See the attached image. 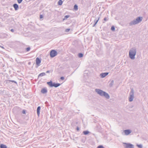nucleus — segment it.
I'll list each match as a JSON object with an SVG mask.
<instances>
[{
	"label": "nucleus",
	"instance_id": "obj_1",
	"mask_svg": "<svg viewBox=\"0 0 148 148\" xmlns=\"http://www.w3.org/2000/svg\"><path fill=\"white\" fill-rule=\"evenodd\" d=\"M136 54V51L134 49H131L129 52V56L130 58L132 59H134V56Z\"/></svg>",
	"mask_w": 148,
	"mask_h": 148
},
{
	"label": "nucleus",
	"instance_id": "obj_2",
	"mask_svg": "<svg viewBox=\"0 0 148 148\" xmlns=\"http://www.w3.org/2000/svg\"><path fill=\"white\" fill-rule=\"evenodd\" d=\"M142 17H138L135 20L133 21L132 22L130 23V25H135L136 24L139 22L141 21L142 20Z\"/></svg>",
	"mask_w": 148,
	"mask_h": 148
},
{
	"label": "nucleus",
	"instance_id": "obj_3",
	"mask_svg": "<svg viewBox=\"0 0 148 148\" xmlns=\"http://www.w3.org/2000/svg\"><path fill=\"white\" fill-rule=\"evenodd\" d=\"M123 144L125 148H134L133 145L130 143H124Z\"/></svg>",
	"mask_w": 148,
	"mask_h": 148
},
{
	"label": "nucleus",
	"instance_id": "obj_4",
	"mask_svg": "<svg viewBox=\"0 0 148 148\" xmlns=\"http://www.w3.org/2000/svg\"><path fill=\"white\" fill-rule=\"evenodd\" d=\"M57 54V52L55 50H52L50 52V55L51 57H54Z\"/></svg>",
	"mask_w": 148,
	"mask_h": 148
},
{
	"label": "nucleus",
	"instance_id": "obj_5",
	"mask_svg": "<svg viewBox=\"0 0 148 148\" xmlns=\"http://www.w3.org/2000/svg\"><path fill=\"white\" fill-rule=\"evenodd\" d=\"M36 65L38 66H39L40 65V64L41 62V60L38 58H37L36 60Z\"/></svg>",
	"mask_w": 148,
	"mask_h": 148
},
{
	"label": "nucleus",
	"instance_id": "obj_6",
	"mask_svg": "<svg viewBox=\"0 0 148 148\" xmlns=\"http://www.w3.org/2000/svg\"><path fill=\"white\" fill-rule=\"evenodd\" d=\"M96 92L99 94L101 96H103L104 93V92L99 89H96Z\"/></svg>",
	"mask_w": 148,
	"mask_h": 148
},
{
	"label": "nucleus",
	"instance_id": "obj_7",
	"mask_svg": "<svg viewBox=\"0 0 148 148\" xmlns=\"http://www.w3.org/2000/svg\"><path fill=\"white\" fill-rule=\"evenodd\" d=\"M124 132L126 135H128L131 133V131L130 130H124Z\"/></svg>",
	"mask_w": 148,
	"mask_h": 148
},
{
	"label": "nucleus",
	"instance_id": "obj_8",
	"mask_svg": "<svg viewBox=\"0 0 148 148\" xmlns=\"http://www.w3.org/2000/svg\"><path fill=\"white\" fill-rule=\"evenodd\" d=\"M108 74V73H103L101 74L100 75L102 78H103L107 75Z\"/></svg>",
	"mask_w": 148,
	"mask_h": 148
},
{
	"label": "nucleus",
	"instance_id": "obj_9",
	"mask_svg": "<svg viewBox=\"0 0 148 148\" xmlns=\"http://www.w3.org/2000/svg\"><path fill=\"white\" fill-rule=\"evenodd\" d=\"M47 90L45 88H44L42 89L41 90V92L43 94H45L47 93Z\"/></svg>",
	"mask_w": 148,
	"mask_h": 148
},
{
	"label": "nucleus",
	"instance_id": "obj_10",
	"mask_svg": "<svg viewBox=\"0 0 148 148\" xmlns=\"http://www.w3.org/2000/svg\"><path fill=\"white\" fill-rule=\"evenodd\" d=\"M134 98V96L133 95H130L129 97V101H133Z\"/></svg>",
	"mask_w": 148,
	"mask_h": 148
},
{
	"label": "nucleus",
	"instance_id": "obj_11",
	"mask_svg": "<svg viewBox=\"0 0 148 148\" xmlns=\"http://www.w3.org/2000/svg\"><path fill=\"white\" fill-rule=\"evenodd\" d=\"M13 7L15 10H17L18 8V5L16 4H14L13 5Z\"/></svg>",
	"mask_w": 148,
	"mask_h": 148
},
{
	"label": "nucleus",
	"instance_id": "obj_12",
	"mask_svg": "<svg viewBox=\"0 0 148 148\" xmlns=\"http://www.w3.org/2000/svg\"><path fill=\"white\" fill-rule=\"evenodd\" d=\"M40 106H39L38 107L37 109V114L38 116H39L40 115Z\"/></svg>",
	"mask_w": 148,
	"mask_h": 148
},
{
	"label": "nucleus",
	"instance_id": "obj_13",
	"mask_svg": "<svg viewBox=\"0 0 148 148\" xmlns=\"http://www.w3.org/2000/svg\"><path fill=\"white\" fill-rule=\"evenodd\" d=\"M60 85V84H59V83L56 84V83H54L53 84V86H54L55 87H57L58 86H59Z\"/></svg>",
	"mask_w": 148,
	"mask_h": 148
},
{
	"label": "nucleus",
	"instance_id": "obj_14",
	"mask_svg": "<svg viewBox=\"0 0 148 148\" xmlns=\"http://www.w3.org/2000/svg\"><path fill=\"white\" fill-rule=\"evenodd\" d=\"M0 148H7V147L5 145L1 144L0 145Z\"/></svg>",
	"mask_w": 148,
	"mask_h": 148
},
{
	"label": "nucleus",
	"instance_id": "obj_15",
	"mask_svg": "<svg viewBox=\"0 0 148 148\" xmlns=\"http://www.w3.org/2000/svg\"><path fill=\"white\" fill-rule=\"evenodd\" d=\"M103 96H104L107 98H109V96L108 94L105 92H104V95Z\"/></svg>",
	"mask_w": 148,
	"mask_h": 148
},
{
	"label": "nucleus",
	"instance_id": "obj_16",
	"mask_svg": "<svg viewBox=\"0 0 148 148\" xmlns=\"http://www.w3.org/2000/svg\"><path fill=\"white\" fill-rule=\"evenodd\" d=\"M47 84L50 86L53 87V83L51 81L47 82Z\"/></svg>",
	"mask_w": 148,
	"mask_h": 148
},
{
	"label": "nucleus",
	"instance_id": "obj_17",
	"mask_svg": "<svg viewBox=\"0 0 148 148\" xmlns=\"http://www.w3.org/2000/svg\"><path fill=\"white\" fill-rule=\"evenodd\" d=\"M62 3V1L61 0H60L58 2V4L59 5H61Z\"/></svg>",
	"mask_w": 148,
	"mask_h": 148
},
{
	"label": "nucleus",
	"instance_id": "obj_18",
	"mask_svg": "<svg viewBox=\"0 0 148 148\" xmlns=\"http://www.w3.org/2000/svg\"><path fill=\"white\" fill-rule=\"evenodd\" d=\"M45 75V73H40L39 75L38 76H43Z\"/></svg>",
	"mask_w": 148,
	"mask_h": 148
},
{
	"label": "nucleus",
	"instance_id": "obj_19",
	"mask_svg": "<svg viewBox=\"0 0 148 148\" xmlns=\"http://www.w3.org/2000/svg\"><path fill=\"white\" fill-rule=\"evenodd\" d=\"M89 133V132L88 131H84L83 132V133L84 135H87Z\"/></svg>",
	"mask_w": 148,
	"mask_h": 148
},
{
	"label": "nucleus",
	"instance_id": "obj_20",
	"mask_svg": "<svg viewBox=\"0 0 148 148\" xmlns=\"http://www.w3.org/2000/svg\"><path fill=\"white\" fill-rule=\"evenodd\" d=\"M69 17V15H66L64 17V18L63 19V20L66 19L67 18Z\"/></svg>",
	"mask_w": 148,
	"mask_h": 148
},
{
	"label": "nucleus",
	"instance_id": "obj_21",
	"mask_svg": "<svg viewBox=\"0 0 148 148\" xmlns=\"http://www.w3.org/2000/svg\"><path fill=\"white\" fill-rule=\"evenodd\" d=\"M137 146L139 148H142V145L141 144L140 145H138L137 144Z\"/></svg>",
	"mask_w": 148,
	"mask_h": 148
},
{
	"label": "nucleus",
	"instance_id": "obj_22",
	"mask_svg": "<svg viewBox=\"0 0 148 148\" xmlns=\"http://www.w3.org/2000/svg\"><path fill=\"white\" fill-rule=\"evenodd\" d=\"M83 55L82 53H79L78 54V56L79 58H81L83 57Z\"/></svg>",
	"mask_w": 148,
	"mask_h": 148
},
{
	"label": "nucleus",
	"instance_id": "obj_23",
	"mask_svg": "<svg viewBox=\"0 0 148 148\" xmlns=\"http://www.w3.org/2000/svg\"><path fill=\"white\" fill-rule=\"evenodd\" d=\"M74 8L75 10H77L78 9L77 6L76 5H75L74 6Z\"/></svg>",
	"mask_w": 148,
	"mask_h": 148
},
{
	"label": "nucleus",
	"instance_id": "obj_24",
	"mask_svg": "<svg viewBox=\"0 0 148 148\" xmlns=\"http://www.w3.org/2000/svg\"><path fill=\"white\" fill-rule=\"evenodd\" d=\"M97 148H104V147L101 145L99 146Z\"/></svg>",
	"mask_w": 148,
	"mask_h": 148
},
{
	"label": "nucleus",
	"instance_id": "obj_25",
	"mask_svg": "<svg viewBox=\"0 0 148 148\" xmlns=\"http://www.w3.org/2000/svg\"><path fill=\"white\" fill-rule=\"evenodd\" d=\"M111 29L113 31H114L115 30V27L114 26H112L111 27Z\"/></svg>",
	"mask_w": 148,
	"mask_h": 148
},
{
	"label": "nucleus",
	"instance_id": "obj_26",
	"mask_svg": "<svg viewBox=\"0 0 148 148\" xmlns=\"http://www.w3.org/2000/svg\"><path fill=\"white\" fill-rule=\"evenodd\" d=\"M30 49V47H27L26 48V50L27 51H29Z\"/></svg>",
	"mask_w": 148,
	"mask_h": 148
},
{
	"label": "nucleus",
	"instance_id": "obj_27",
	"mask_svg": "<svg viewBox=\"0 0 148 148\" xmlns=\"http://www.w3.org/2000/svg\"><path fill=\"white\" fill-rule=\"evenodd\" d=\"M22 1L23 0H17L18 2L19 3H21L22 2Z\"/></svg>",
	"mask_w": 148,
	"mask_h": 148
},
{
	"label": "nucleus",
	"instance_id": "obj_28",
	"mask_svg": "<svg viewBox=\"0 0 148 148\" xmlns=\"http://www.w3.org/2000/svg\"><path fill=\"white\" fill-rule=\"evenodd\" d=\"M70 30V29H66L65 31L66 32H69Z\"/></svg>",
	"mask_w": 148,
	"mask_h": 148
},
{
	"label": "nucleus",
	"instance_id": "obj_29",
	"mask_svg": "<svg viewBox=\"0 0 148 148\" xmlns=\"http://www.w3.org/2000/svg\"><path fill=\"white\" fill-rule=\"evenodd\" d=\"M22 113L23 114H25L26 113V111L25 110H23L22 111Z\"/></svg>",
	"mask_w": 148,
	"mask_h": 148
},
{
	"label": "nucleus",
	"instance_id": "obj_30",
	"mask_svg": "<svg viewBox=\"0 0 148 148\" xmlns=\"http://www.w3.org/2000/svg\"><path fill=\"white\" fill-rule=\"evenodd\" d=\"M40 19L42 18H43V16L42 15H40Z\"/></svg>",
	"mask_w": 148,
	"mask_h": 148
},
{
	"label": "nucleus",
	"instance_id": "obj_31",
	"mask_svg": "<svg viewBox=\"0 0 148 148\" xmlns=\"http://www.w3.org/2000/svg\"><path fill=\"white\" fill-rule=\"evenodd\" d=\"M60 79L62 80H64V77H61Z\"/></svg>",
	"mask_w": 148,
	"mask_h": 148
},
{
	"label": "nucleus",
	"instance_id": "obj_32",
	"mask_svg": "<svg viewBox=\"0 0 148 148\" xmlns=\"http://www.w3.org/2000/svg\"><path fill=\"white\" fill-rule=\"evenodd\" d=\"M11 31L12 32H14V30L13 29H11Z\"/></svg>",
	"mask_w": 148,
	"mask_h": 148
},
{
	"label": "nucleus",
	"instance_id": "obj_33",
	"mask_svg": "<svg viewBox=\"0 0 148 148\" xmlns=\"http://www.w3.org/2000/svg\"><path fill=\"white\" fill-rule=\"evenodd\" d=\"M99 20V18L98 19L97 21L95 23V24H96L97 22H98V20Z\"/></svg>",
	"mask_w": 148,
	"mask_h": 148
},
{
	"label": "nucleus",
	"instance_id": "obj_34",
	"mask_svg": "<svg viewBox=\"0 0 148 148\" xmlns=\"http://www.w3.org/2000/svg\"><path fill=\"white\" fill-rule=\"evenodd\" d=\"M106 19H107V18H104V20H105V21L106 20Z\"/></svg>",
	"mask_w": 148,
	"mask_h": 148
},
{
	"label": "nucleus",
	"instance_id": "obj_35",
	"mask_svg": "<svg viewBox=\"0 0 148 148\" xmlns=\"http://www.w3.org/2000/svg\"><path fill=\"white\" fill-rule=\"evenodd\" d=\"M11 82H15L14 81H10Z\"/></svg>",
	"mask_w": 148,
	"mask_h": 148
},
{
	"label": "nucleus",
	"instance_id": "obj_36",
	"mask_svg": "<svg viewBox=\"0 0 148 148\" xmlns=\"http://www.w3.org/2000/svg\"><path fill=\"white\" fill-rule=\"evenodd\" d=\"M77 130H79V128L78 127H77Z\"/></svg>",
	"mask_w": 148,
	"mask_h": 148
},
{
	"label": "nucleus",
	"instance_id": "obj_37",
	"mask_svg": "<svg viewBox=\"0 0 148 148\" xmlns=\"http://www.w3.org/2000/svg\"><path fill=\"white\" fill-rule=\"evenodd\" d=\"M48 71H47V73H48Z\"/></svg>",
	"mask_w": 148,
	"mask_h": 148
}]
</instances>
